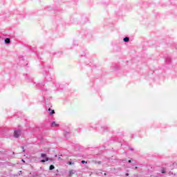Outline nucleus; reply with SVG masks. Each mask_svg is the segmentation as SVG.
<instances>
[{
    "mask_svg": "<svg viewBox=\"0 0 177 177\" xmlns=\"http://www.w3.org/2000/svg\"><path fill=\"white\" fill-rule=\"evenodd\" d=\"M37 89H39V91H41L43 92V95H44V100L46 103V106L48 107V111L49 112L50 115H53L55 114V110L50 109L52 107V104L50 103V99H52V97H46V92L47 89L45 88V84H36Z\"/></svg>",
    "mask_w": 177,
    "mask_h": 177,
    "instance_id": "nucleus-1",
    "label": "nucleus"
},
{
    "mask_svg": "<svg viewBox=\"0 0 177 177\" xmlns=\"http://www.w3.org/2000/svg\"><path fill=\"white\" fill-rule=\"evenodd\" d=\"M42 71L41 74L45 77L46 81L50 82V81H55V75H50L49 73V69L53 68L51 64H47L45 62H41Z\"/></svg>",
    "mask_w": 177,
    "mask_h": 177,
    "instance_id": "nucleus-2",
    "label": "nucleus"
},
{
    "mask_svg": "<svg viewBox=\"0 0 177 177\" xmlns=\"http://www.w3.org/2000/svg\"><path fill=\"white\" fill-rule=\"evenodd\" d=\"M94 129L100 132V133H104V132H109V131H110V127L106 125H103L102 121H99L95 124Z\"/></svg>",
    "mask_w": 177,
    "mask_h": 177,
    "instance_id": "nucleus-3",
    "label": "nucleus"
},
{
    "mask_svg": "<svg viewBox=\"0 0 177 177\" xmlns=\"http://www.w3.org/2000/svg\"><path fill=\"white\" fill-rule=\"evenodd\" d=\"M1 153L3 156H5V157L6 158H12L15 157V155L16 154L15 152H12L10 154V152H8V151H1Z\"/></svg>",
    "mask_w": 177,
    "mask_h": 177,
    "instance_id": "nucleus-4",
    "label": "nucleus"
},
{
    "mask_svg": "<svg viewBox=\"0 0 177 177\" xmlns=\"http://www.w3.org/2000/svg\"><path fill=\"white\" fill-rule=\"evenodd\" d=\"M21 129H23V127H21V126H19L18 129L14 131V138H20V136L21 135Z\"/></svg>",
    "mask_w": 177,
    "mask_h": 177,
    "instance_id": "nucleus-5",
    "label": "nucleus"
},
{
    "mask_svg": "<svg viewBox=\"0 0 177 177\" xmlns=\"http://www.w3.org/2000/svg\"><path fill=\"white\" fill-rule=\"evenodd\" d=\"M41 158H42L41 160H40V162L44 163V162H48V161H49V157H48V155L46 153H41Z\"/></svg>",
    "mask_w": 177,
    "mask_h": 177,
    "instance_id": "nucleus-6",
    "label": "nucleus"
},
{
    "mask_svg": "<svg viewBox=\"0 0 177 177\" xmlns=\"http://www.w3.org/2000/svg\"><path fill=\"white\" fill-rule=\"evenodd\" d=\"M165 64H171L172 63V58L171 57L167 56L165 57Z\"/></svg>",
    "mask_w": 177,
    "mask_h": 177,
    "instance_id": "nucleus-7",
    "label": "nucleus"
},
{
    "mask_svg": "<svg viewBox=\"0 0 177 177\" xmlns=\"http://www.w3.org/2000/svg\"><path fill=\"white\" fill-rule=\"evenodd\" d=\"M71 133L69 131H67L66 130L64 131V136L66 139H70Z\"/></svg>",
    "mask_w": 177,
    "mask_h": 177,
    "instance_id": "nucleus-8",
    "label": "nucleus"
},
{
    "mask_svg": "<svg viewBox=\"0 0 177 177\" xmlns=\"http://www.w3.org/2000/svg\"><path fill=\"white\" fill-rule=\"evenodd\" d=\"M50 127H51V128H55V127L56 128H57V127H59V124H57L56 122L53 121V122L50 123Z\"/></svg>",
    "mask_w": 177,
    "mask_h": 177,
    "instance_id": "nucleus-9",
    "label": "nucleus"
},
{
    "mask_svg": "<svg viewBox=\"0 0 177 177\" xmlns=\"http://www.w3.org/2000/svg\"><path fill=\"white\" fill-rule=\"evenodd\" d=\"M27 177H38V174L36 172H30Z\"/></svg>",
    "mask_w": 177,
    "mask_h": 177,
    "instance_id": "nucleus-10",
    "label": "nucleus"
},
{
    "mask_svg": "<svg viewBox=\"0 0 177 177\" xmlns=\"http://www.w3.org/2000/svg\"><path fill=\"white\" fill-rule=\"evenodd\" d=\"M10 42H12V41H10V38L6 37L4 39V44H6V45H9Z\"/></svg>",
    "mask_w": 177,
    "mask_h": 177,
    "instance_id": "nucleus-11",
    "label": "nucleus"
},
{
    "mask_svg": "<svg viewBox=\"0 0 177 177\" xmlns=\"http://www.w3.org/2000/svg\"><path fill=\"white\" fill-rule=\"evenodd\" d=\"M18 59L19 60V64H23V62H24V57L23 55H20L18 57Z\"/></svg>",
    "mask_w": 177,
    "mask_h": 177,
    "instance_id": "nucleus-12",
    "label": "nucleus"
},
{
    "mask_svg": "<svg viewBox=\"0 0 177 177\" xmlns=\"http://www.w3.org/2000/svg\"><path fill=\"white\" fill-rule=\"evenodd\" d=\"M26 81L27 82H34V80L32 79V77H30L28 75H26Z\"/></svg>",
    "mask_w": 177,
    "mask_h": 177,
    "instance_id": "nucleus-13",
    "label": "nucleus"
},
{
    "mask_svg": "<svg viewBox=\"0 0 177 177\" xmlns=\"http://www.w3.org/2000/svg\"><path fill=\"white\" fill-rule=\"evenodd\" d=\"M127 162H129V164H131V165H136L135 160H133L132 158H130V160H127Z\"/></svg>",
    "mask_w": 177,
    "mask_h": 177,
    "instance_id": "nucleus-14",
    "label": "nucleus"
},
{
    "mask_svg": "<svg viewBox=\"0 0 177 177\" xmlns=\"http://www.w3.org/2000/svg\"><path fill=\"white\" fill-rule=\"evenodd\" d=\"M75 172H77V171H75L74 169L70 170L68 176H70V177L73 176V175H74V174H75Z\"/></svg>",
    "mask_w": 177,
    "mask_h": 177,
    "instance_id": "nucleus-15",
    "label": "nucleus"
},
{
    "mask_svg": "<svg viewBox=\"0 0 177 177\" xmlns=\"http://www.w3.org/2000/svg\"><path fill=\"white\" fill-rule=\"evenodd\" d=\"M53 85L55 84V87H56L57 88H60V84L56 82V80L53 81Z\"/></svg>",
    "mask_w": 177,
    "mask_h": 177,
    "instance_id": "nucleus-16",
    "label": "nucleus"
},
{
    "mask_svg": "<svg viewBox=\"0 0 177 177\" xmlns=\"http://www.w3.org/2000/svg\"><path fill=\"white\" fill-rule=\"evenodd\" d=\"M86 21H88V18H86V17L82 18V24H85V23H86Z\"/></svg>",
    "mask_w": 177,
    "mask_h": 177,
    "instance_id": "nucleus-17",
    "label": "nucleus"
},
{
    "mask_svg": "<svg viewBox=\"0 0 177 177\" xmlns=\"http://www.w3.org/2000/svg\"><path fill=\"white\" fill-rule=\"evenodd\" d=\"M53 176H59V169H56L54 171Z\"/></svg>",
    "mask_w": 177,
    "mask_h": 177,
    "instance_id": "nucleus-18",
    "label": "nucleus"
},
{
    "mask_svg": "<svg viewBox=\"0 0 177 177\" xmlns=\"http://www.w3.org/2000/svg\"><path fill=\"white\" fill-rule=\"evenodd\" d=\"M160 172H161V174H167V168L162 167Z\"/></svg>",
    "mask_w": 177,
    "mask_h": 177,
    "instance_id": "nucleus-19",
    "label": "nucleus"
},
{
    "mask_svg": "<svg viewBox=\"0 0 177 177\" xmlns=\"http://www.w3.org/2000/svg\"><path fill=\"white\" fill-rule=\"evenodd\" d=\"M176 174H177V171H174H174H170L169 172V175H174V176H176Z\"/></svg>",
    "mask_w": 177,
    "mask_h": 177,
    "instance_id": "nucleus-20",
    "label": "nucleus"
},
{
    "mask_svg": "<svg viewBox=\"0 0 177 177\" xmlns=\"http://www.w3.org/2000/svg\"><path fill=\"white\" fill-rule=\"evenodd\" d=\"M123 41L125 43H128V42H129V38L128 37H125L123 38Z\"/></svg>",
    "mask_w": 177,
    "mask_h": 177,
    "instance_id": "nucleus-21",
    "label": "nucleus"
},
{
    "mask_svg": "<svg viewBox=\"0 0 177 177\" xmlns=\"http://www.w3.org/2000/svg\"><path fill=\"white\" fill-rule=\"evenodd\" d=\"M55 169V165H50L49 167V171H53Z\"/></svg>",
    "mask_w": 177,
    "mask_h": 177,
    "instance_id": "nucleus-22",
    "label": "nucleus"
},
{
    "mask_svg": "<svg viewBox=\"0 0 177 177\" xmlns=\"http://www.w3.org/2000/svg\"><path fill=\"white\" fill-rule=\"evenodd\" d=\"M112 67H113L115 71H116L117 70H120V67L117 65H114Z\"/></svg>",
    "mask_w": 177,
    "mask_h": 177,
    "instance_id": "nucleus-23",
    "label": "nucleus"
},
{
    "mask_svg": "<svg viewBox=\"0 0 177 177\" xmlns=\"http://www.w3.org/2000/svg\"><path fill=\"white\" fill-rule=\"evenodd\" d=\"M54 55H59L62 56V55H63V51H57V53H54Z\"/></svg>",
    "mask_w": 177,
    "mask_h": 177,
    "instance_id": "nucleus-24",
    "label": "nucleus"
},
{
    "mask_svg": "<svg viewBox=\"0 0 177 177\" xmlns=\"http://www.w3.org/2000/svg\"><path fill=\"white\" fill-rule=\"evenodd\" d=\"M172 168H177V161L174 162L172 165H171Z\"/></svg>",
    "mask_w": 177,
    "mask_h": 177,
    "instance_id": "nucleus-25",
    "label": "nucleus"
},
{
    "mask_svg": "<svg viewBox=\"0 0 177 177\" xmlns=\"http://www.w3.org/2000/svg\"><path fill=\"white\" fill-rule=\"evenodd\" d=\"M21 149H22L23 153H26V149H24V146H21Z\"/></svg>",
    "mask_w": 177,
    "mask_h": 177,
    "instance_id": "nucleus-26",
    "label": "nucleus"
},
{
    "mask_svg": "<svg viewBox=\"0 0 177 177\" xmlns=\"http://www.w3.org/2000/svg\"><path fill=\"white\" fill-rule=\"evenodd\" d=\"M127 161H128V160L127 158L122 160V162H123L124 164H125V162H127Z\"/></svg>",
    "mask_w": 177,
    "mask_h": 177,
    "instance_id": "nucleus-27",
    "label": "nucleus"
},
{
    "mask_svg": "<svg viewBox=\"0 0 177 177\" xmlns=\"http://www.w3.org/2000/svg\"><path fill=\"white\" fill-rule=\"evenodd\" d=\"M68 165H73L74 162H73L72 161H68Z\"/></svg>",
    "mask_w": 177,
    "mask_h": 177,
    "instance_id": "nucleus-28",
    "label": "nucleus"
},
{
    "mask_svg": "<svg viewBox=\"0 0 177 177\" xmlns=\"http://www.w3.org/2000/svg\"><path fill=\"white\" fill-rule=\"evenodd\" d=\"M81 162L82 164H88V162H86V160H82Z\"/></svg>",
    "mask_w": 177,
    "mask_h": 177,
    "instance_id": "nucleus-29",
    "label": "nucleus"
},
{
    "mask_svg": "<svg viewBox=\"0 0 177 177\" xmlns=\"http://www.w3.org/2000/svg\"><path fill=\"white\" fill-rule=\"evenodd\" d=\"M48 161H55V159H53V158H48Z\"/></svg>",
    "mask_w": 177,
    "mask_h": 177,
    "instance_id": "nucleus-30",
    "label": "nucleus"
},
{
    "mask_svg": "<svg viewBox=\"0 0 177 177\" xmlns=\"http://www.w3.org/2000/svg\"><path fill=\"white\" fill-rule=\"evenodd\" d=\"M77 132H78L80 133V132H81V128L77 129Z\"/></svg>",
    "mask_w": 177,
    "mask_h": 177,
    "instance_id": "nucleus-31",
    "label": "nucleus"
},
{
    "mask_svg": "<svg viewBox=\"0 0 177 177\" xmlns=\"http://www.w3.org/2000/svg\"><path fill=\"white\" fill-rule=\"evenodd\" d=\"M129 150H130L131 151H133V148H132V147H129Z\"/></svg>",
    "mask_w": 177,
    "mask_h": 177,
    "instance_id": "nucleus-32",
    "label": "nucleus"
},
{
    "mask_svg": "<svg viewBox=\"0 0 177 177\" xmlns=\"http://www.w3.org/2000/svg\"><path fill=\"white\" fill-rule=\"evenodd\" d=\"M125 176H129V173H126Z\"/></svg>",
    "mask_w": 177,
    "mask_h": 177,
    "instance_id": "nucleus-33",
    "label": "nucleus"
},
{
    "mask_svg": "<svg viewBox=\"0 0 177 177\" xmlns=\"http://www.w3.org/2000/svg\"><path fill=\"white\" fill-rule=\"evenodd\" d=\"M97 164H99V165L102 164V161H98Z\"/></svg>",
    "mask_w": 177,
    "mask_h": 177,
    "instance_id": "nucleus-34",
    "label": "nucleus"
},
{
    "mask_svg": "<svg viewBox=\"0 0 177 177\" xmlns=\"http://www.w3.org/2000/svg\"><path fill=\"white\" fill-rule=\"evenodd\" d=\"M133 169H138V166H136L134 168H133Z\"/></svg>",
    "mask_w": 177,
    "mask_h": 177,
    "instance_id": "nucleus-35",
    "label": "nucleus"
},
{
    "mask_svg": "<svg viewBox=\"0 0 177 177\" xmlns=\"http://www.w3.org/2000/svg\"><path fill=\"white\" fill-rule=\"evenodd\" d=\"M133 136H135V134H133V135L131 136V138H132V139H133Z\"/></svg>",
    "mask_w": 177,
    "mask_h": 177,
    "instance_id": "nucleus-36",
    "label": "nucleus"
},
{
    "mask_svg": "<svg viewBox=\"0 0 177 177\" xmlns=\"http://www.w3.org/2000/svg\"><path fill=\"white\" fill-rule=\"evenodd\" d=\"M73 45H77V46H78V44H75V41L73 42Z\"/></svg>",
    "mask_w": 177,
    "mask_h": 177,
    "instance_id": "nucleus-37",
    "label": "nucleus"
},
{
    "mask_svg": "<svg viewBox=\"0 0 177 177\" xmlns=\"http://www.w3.org/2000/svg\"><path fill=\"white\" fill-rule=\"evenodd\" d=\"M37 59H39V55H37Z\"/></svg>",
    "mask_w": 177,
    "mask_h": 177,
    "instance_id": "nucleus-38",
    "label": "nucleus"
},
{
    "mask_svg": "<svg viewBox=\"0 0 177 177\" xmlns=\"http://www.w3.org/2000/svg\"><path fill=\"white\" fill-rule=\"evenodd\" d=\"M104 176H106V175H107V174H106V173H104Z\"/></svg>",
    "mask_w": 177,
    "mask_h": 177,
    "instance_id": "nucleus-39",
    "label": "nucleus"
},
{
    "mask_svg": "<svg viewBox=\"0 0 177 177\" xmlns=\"http://www.w3.org/2000/svg\"><path fill=\"white\" fill-rule=\"evenodd\" d=\"M55 157H57V155H55Z\"/></svg>",
    "mask_w": 177,
    "mask_h": 177,
    "instance_id": "nucleus-40",
    "label": "nucleus"
},
{
    "mask_svg": "<svg viewBox=\"0 0 177 177\" xmlns=\"http://www.w3.org/2000/svg\"><path fill=\"white\" fill-rule=\"evenodd\" d=\"M22 162H24L25 161L22 159Z\"/></svg>",
    "mask_w": 177,
    "mask_h": 177,
    "instance_id": "nucleus-41",
    "label": "nucleus"
},
{
    "mask_svg": "<svg viewBox=\"0 0 177 177\" xmlns=\"http://www.w3.org/2000/svg\"><path fill=\"white\" fill-rule=\"evenodd\" d=\"M115 140V142H117V140Z\"/></svg>",
    "mask_w": 177,
    "mask_h": 177,
    "instance_id": "nucleus-42",
    "label": "nucleus"
},
{
    "mask_svg": "<svg viewBox=\"0 0 177 177\" xmlns=\"http://www.w3.org/2000/svg\"><path fill=\"white\" fill-rule=\"evenodd\" d=\"M15 176L17 177L18 176H17V175H15Z\"/></svg>",
    "mask_w": 177,
    "mask_h": 177,
    "instance_id": "nucleus-43",
    "label": "nucleus"
},
{
    "mask_svg": "<svg viewBox=\"0 0 177 177\" xmlns=\"http://www.w3.org/2000/svg\"><path fill=\"white\" fill-rule=\"evenodd\" d=\"M99 154H100V153H98L97 156H99Z\"/></svg>",
    "mask_w": 177,
    "mask_h": 177,
    "instance_id": "nucleus-44",
    "label": "nucleus"
},
{
    "mask_svg": "<svg viewBox=\"0 0 177 177\" xmlns=\"http://www.w3.org/2000/svg\"><path fill=\"white\" fill-rule=\"evenodd\" d=\"M176 48H177V46H176Z\"/></svg>",
    "mask_w": 177,
    "mask_h": 177,
    "instance_id": "nucleus-45",
    "label": "nucleus"
}]
</instances>
